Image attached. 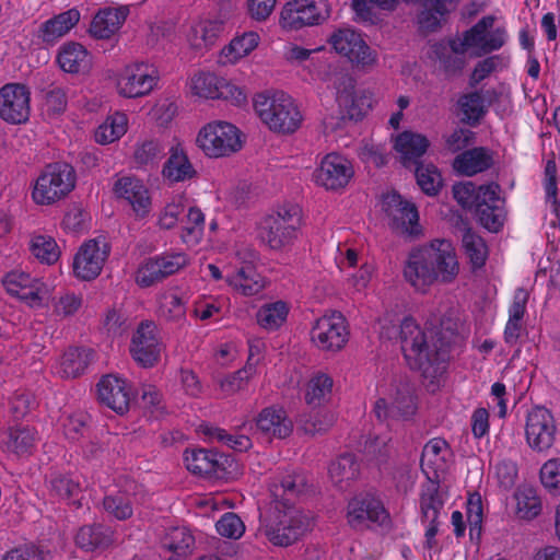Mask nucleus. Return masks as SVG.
I'll return each instance as SVG.
<instances>
[{"label": "nucleus", "mask_w": 560, "mask_h": 560, "mask_svg": "<svg viewBox=\"0 0 560 560\" xmlns=\"http://www.w3.org/2000/svg\"><path fill=\"white\" fill-rule=\"evenodd\" d=\"M271 502L260 514V527L269 542L289 547L299 541L312 527L311 517L294 506L296 499L306 492L307 480L303 472H288L273 478L269 487Z\"/></svg>", "instance_id": "nucleus-1"}, {"label": "nucleus", "mask_w": 560, "mask_h": 560, "mask_svg": "<svg viewBox=\"0 0 560 560\" xmlns=\"http://www.w3.org/2000/svg\"><path fill=\"white\" fill-rule=\"evenodd\" d=\"M462 328L463 323L455 308H448L442 315L435 330L430 332V340L412 317L404 318L399 338L409 366L425 374L430 368L446 362L451 348L463 340Z\"/></svg>", "instance_id": "nucleus-2"}, {"label": "nucleus", "mask_w": 560, "mask_h": 560, "mask_svg": "<svg viewBox=\"0 0 560 560\" xmlns=\"http://www.w3.org/2000/svg\"><path fill=\"white\" fill-rule=\"evenodd\" d=\"M254 108L261 121L270 130L279 133H293L303 119L293 98L282 91L256 94Z\"/></svg>", "instance_id": "nucleus-3"}, {"label": "nucleus", "mask_w": 560, "mask_h": 560, "mask_svg": "<svg viewBox=\"0 0 560 560\" xmlns=\"http://www.w3.org/2000/svg\"><path fill=\"white\" fill-rule=\"evenodd\" d=\"M77 184V173L66 162L47 164L35 180L32 198L36 205L51 206L65 199Z\"/></svg>", "instance_id": "nucleus-4"}, {"label": "nucleus", "mask_w": 560, "mask_h": 560, "mask_svg": "<svg viewBox=\"0 0 560 560\" xmlns=\"http://www.w3.org/2000/svg\"><path fill=\"white\" fill-rule=\"evenodd\" d=\"M301 223V209L284 205L262 219L259 237L271 249L279 250L293 243Z\"/></svg>", "instance_id": "nucleus-5"}, {"label": "nucleus", "mask_w": 560, "mask_h": 560, "mask_svg": "<svg viewBox=\"0 0 560 560\" xmlns=\"http://www.w3.org/2000/svg\"><path fill=\"white\" fill-rule=\"evenodd\" d=\"M184 462L190 472L209 479H234L240 472L235 458L217 450L187 448Z\"/></svg>", "instance_id": "nucleus-6"}, {"label": "nucleus", "mask_w": 560, "mask_h": 560, "mask_svg": "<svg viewBox=\"0 0 560 560\" xmlns=\"http://www.w3.org/2000/svg\"><path fill=\"white\" fill-rule=\"evenodd\" d=\"M330 13L328 0H292L283 5L279 22L284 30L299 31L323 24Z\"/></svg>", "instance_id": "nucleus-7"}, {"label": "nucleus", "mask_w": 560, "mask_h": 560, "mask_svg": "<svg viewBox=\"0 0 560 560\" xmlns=\"http://www.w3.org/2000/svg\"><path fill=\"white\" fill-rule=\"evenodd\" d=\"M198 147L210 158L230 155L242 148L238 129L225 121L210 122L198 133Z\"/></svg>", "instance_id": "nucleus-8"}, {"label": "nucleus", "mask_w": 560, "mask_h": 560, "mask_svg": "<svg viewBox=\"0 0 560 560\" xmlns=\"http://www.w3.org/2000/svg\"><path fill=\"white\" fill-rule=\"evenodd\" d=\"M335 51L357 67L366 68L376 63L377 54L364 40L362 34L351 27H340L328 37Z\"/></svg>", "instance_id": "nucleus-9"}, {"label": "nucleus", "mask_w": 560, "mask_h": 560, "mask_svg": "<svg viewBox=\"0 0 560 560\" xmlns=\"http://www.w3.org/2000/svg\"><path fill=\"white\" fill-rule=\"evenodd\" d=\"M349 329L340 312L318 318L311 330L312 342L322 351H340L349 340Z\"/></svg>", "instance_id": "nucleus-10"}, {"label": "nucleus", "mask_w": 560, "mask_h": 560, "mask_svg": "<svg viewBox=\"0 0 560 560\" xmlns=\"http://www.w3.org/2000/svg\"><path fill=\"white\" fill-rule=\"evenodd\" d=\"M393 387L390 405L385 398H378L374 405V413L380 421L388 418L409 420L417 411L413 385L409 381L399 380Z\"/></svg>", "instance_id": "nucleus-11"}, {"label": "nucleus", "mask_w": 560, "mask_h": 560, "mask_svg": "<svg viewBox=\"0 0 560 560\" xmlns=\"http://www.w3.org/2000/svg\"><path fill=\"white\" fill-rule=\"evenodd\" d=\"M31 114V91L22 83H7L0 89V118L7 124H25Z\"/></svg>", "instance_id": "nucleus-12"}, {"label": "nucleus", "mask_w": 560, "mask_h": 560, "mask_svg": "<svg viewBox=\"0 0 560 560\" xmlns=\"http://www.w3.org/2000/svg\"><path fill=\"white\" fill-rule=\"evenodd\" d=\"M159 75L153 66L137 62L127 66L117 79L118 93L128 98L149 94L158 84Z\"/></svg>", "instance_id": "nucleus-13"}, {"label": "nucleus", "mask_w": 560, "mask_h": 560, "mask_svg": "<svg viewBox=\"0 0 560 560\" xmlns=\"http://www.w3.org/2000/svg\"><path fill=\"white\" fill-rule=\"evenodd\" d=\"M552 413L545 407L533 408L526 419L525 434L528 445L538 452L549 450L556 440Z\"/></svg>", "instance_id": "nucleus-14"}, {"label": "nucleus", "mask_w": 560, "mask_h": 560, "mask_svg": "<svg viewBox=\"0 0 560 560\" xmlns=\"http://www.w3.org/2000/svg\"><path fill=\"white\" fill-rule=\"evenodd\" d=\"M161 349L155 324L150 320L141 322L130 342L132 359L144 369L152 368L160 360Z\"/></svg>", "instance_id": "nucleus-15"}, {"label": "nucleus", "mask_w": 560, "mask_h": 560, "mask_svg": "<svg viewBox=\"0 0 560 560\" xmlns=\"http://www.w3.org/2000/svg\"><path fill=\"white\" fill-rule=\"evenodd\" d=\"M423 249L435 273V282H453L459 272V264L452 243L447 240H433Z\"/></svg>", "instance_id": "nucleus-16"}, {"label": "nucleus", "mask_w": 560, "mask_h": 560, "mask_svg": "<svg viewBox=\"0 0 560 560\" xmlns=\"http://www.w3.org/2000/svg\"><path fill=\"white\" fill-rule=\"evenodd\" d=\"M187 264V257L183 253L163 254L145 260L137 272V283L148 288L163 279L176 273Z\"/></svg>", "instance_id": "nucleus-17"}, {"label": "nucleus", "mask_w": 560, "mask_h": 560, "mask_svg": "<svg viewBox=\"0 0 560 560\" xmlns=\"http://www.w3.org/2000/svg\"><path fill=\"white\" fill-rule=\"evenodd\" d=\"M109 254L105 238L90 240L84 243L73 259V272L82 280L95 279Z\"/></svg>", "instance_id": "nucleus-18"}, {"label": "nucleus", "mask_w": 560, "mask_h": 560, "mask_svg": "<svg viewBox=\"0 0 560 560\" xmlns=\"http://www.w3.org/2000/svg\"><path fill=\"white\" fill-rule=\"evenodd\" d=\"M348 523L362 528L368 522L384 524L389 517L383 502L372 493H359L348 503Z\"/></svg>", "instance_id": "nucleus-19"}, {"label": "nucleus", "mask_w": 560, "mask_h": 560, "mask_svg": "<svg viewBox=\"0 0 560 560\" xmlns=\"http://www.w3.org/2000/svg\"><path fill=\"white\" fill-rule=\"evenodd\" d=\"M97 399L117 415H125L133 399L131 387L126 380L115 375L103 376L96 385Z\"/></svg>", "instance_id": "nucleus-20"}, {"label": "nucleus", "mask_w": 560, "mask_h": 560, "mask_svg": "<svg viewBox=\"0 0 560 560\" xmlns=\"http://www.w3.org/2000/svg\"><path fill=\"white\" fill-rule=\"evenodd\" d=\"M498 184L483 185L481 201L475 210L479 223L490 232H498L505 220L504 200L499 196Z\"/></svg>", "instance_id": "nucleus-21"}, {"label": "nucleus", "mask_w": 560, "mask_h": 560, "mask_svg": "<svg viewBox=\"0 0 560 560\" xmlns=\"http://www.w3.org/2000/svg\"><path fill=\"white\" fill-rule=\"evenodd\" d=\"M352 176L351 163L346 158L335 153L327 154L315 172L316 183L328 190L346 187Z\"/></svg>", "instance_id": "nucleus-22"}, {"label": "nucleus", "mask_w": 560, "mask_h": 560, "mask_svg": "<svg viewBox=\"0 0 560 560\" xmlns=\"http://www.w3.org/2000/svg\"><path fill=\"white\" fill-rule=\"evenodd\" d=\"M383 209L392 219L393 228L413 234L418 230L419 214L416 206L402 197L393 192L387 195L383 201Z\"/></svg>", "instance_id": "nucleus-23"}, {"label": "nucleus", "mask_w": 560, "mask_h": 560, "mask_svg": "<svg viewBox=\"0 0 560 560\" xmlns=\"http://www.w3.org/2000/svg\"><path fill=\"white\" fill-rule=\"evenodd\" d=\"M404 278L417 291L425 292L435 283V273L423 248L410 252L404 266Z\"/></svg>", "instance_id": "nucleus-24"}, {"label": "nucleus", "mask_w": 560, "mask_h": 560, "mask_svg": "<svg viewBox=\"0 0 560 560\" xmlns=\"http://www.w3.org/2000/svg\"><path fill=\"white\" fill-rule=\"evenodd\" d=\"M328 475L338 490L347 491L360 478L361 463L352 453L341 454L330 462Z\"/></svg>", "instance_id": "nucleus-25"}, {"label": "nucleus", "mask_w": 560, "mask_h": 560, "mask_svg": "<svg viewBox=\"0 0 560 560\" xmlns=\"http://www.w3.org/2000/svg\"><path fill=\"white\" fill-rule=\"evenodd\" d=\"M114 192L118 198L126 199L137 215L144 217L149 213L151 200L141 180L135 177H121L115 183Z\"/></svg>", "instance_id": "nucleus-26"}, {"label": "nucleus", "mask_w": 560, "mask_h": 560, "mask_svg": "<svg viewBox=\"0 0 560 560\" xmlns=\"http://www.w3.org/2000/svg\"><path fill=\"white\" fill-rule=\"evenodd\" d=\"M494 164L493 153L486 147H475L456 155L453 168L465 176H474L491 168Z\"/></svg>", "instance_id": "nucleus-27"}, {"label": "nucleus", "mask_w": 560, "mask_h": 560, "mask_svg": "<svg viewBox=\"0 0 560 560\" xmlns=\"http://www.w3.org/2000/svg\"><path fill=\"white\" fill-rule=\"evenodd\" d=\"M128 14V7L101 9L93 18L89 32L95 38L108 39L120 28Z\"/></svg>", "instance_id": "nucleus-28"}, {"label": "nucleus", "mask_w": 560, "mask_h": 560, "mask_svg": "<svg viewBox=\"0 0 560 560\" xmlns=\"http://www.w3.org/2000/svg\"><path fill=\"white\" fill-rule=\"evenodd\" d=\"M257 429L266 435L285 439L293 430V423L282 408H264L256 418Z\"/></svg>", "instance_id": "nucleus-29"}, {"label": "nucleus", "mask_w": 560, "mask_h": 560, "mask_svg": "<svg viewBox=\"0 0 560 560\" xmlns=\"http://www.w3.org/2000/svg\"><path fill=\"white\" fill-rule=\"evenodd\" d=\"M79 21L80 12L77 9L61 12L40 24L37 38L45 44H55L75 26Z\"/></svg>", "instance_id": "nucleus-30"}, {"label": "nucleus", "mask_w": 560, "mask_h": 560, "mask_svg": "<svg viewBox=\"0 0 560 560\" xmlns=\"http://www.w3.org/2000/svg\"><path fill=\"white\" fill-rule=\"evenodd\" d=\"M430 147L429 139L418 132L405 130L400 132L396 139L394 148L400 154L404 166L410 164H419V159L427 152Z\"/></svg>", "instance_id": "nucleus-31"}, {"label": "nucleus", "mask_w": 560, "mask_h": 560, "mask_svg": "<svg viewBox=\"0 0 560 560\" xmlns=\"http://www.w3.org/2000/svg\"><path fill=\"white\" fill-rule=\"evenodd\" d=\"M450 4L452 2L448 0H424L417 15L419 31L425 35L440 31L452 11Z\"/></svg>", "instance_id": "nucleus-32"}, {"label": "nucleus", "mask_w": 560, "mask_h": 560, "mask_svg": "<svg viewBox=\"0 0 560 560\" xmlns=\"http://www.w3.org/2000/svg\"><path fill=\"white\" fill-rule=\"evenodd\" d=\"M114 544V530L103 524L83 525L75 535V545L84 551L104 550Z\"/></svg>", "instance_id": "nucleus-33"}, {"label": "nucleus", "mask_w": 560, "mask_h": 560, "mask_svg": "<svg viewBox=\"0 0 560 560\" xmlns=\"http://www.w3.org/2000/svg\"><path fill=\"white\" fill-rule=\"evenodd\" d=\"M57 60L60 68L69 73H86L92 66L90 52L83 45L74 42L61 46Z\"/></svg>", "instance_id": "nucleus-34"}, {"label": "nucleus", "mask_w": 560, "mask_h": 560, "mask_svg": "<svg viewBox=\"0 0 560 560\" xmlns=\"http://www.w3.org/2000/svg\"><path fill=\"white\" fill-rule=\"evenodd\" d=\"M163 176L172 183L190 180L197 176V171L187 154L179 145L170 149V156L163 165Z\"/></svg>", "instance_id": "nucleus-35"}, {"label": "nucleus", "mask_w": 560, "mask_h": 560, "mask_svg": "<svg viewBox=\"0 0 560 560\" xmlns=\"http://www.w3.org/2000/svg\"><path fill=\"white\" fill-rule=\"evenodd\" d=\"M46 482L51 497L66 500L75 508L81 506L79 498L81 487L79 481L74 480L71 475L60 471H50L46 476Z\"/></svg>", "instance_id": "nucleus-36"}, {"label": "nucleus", "mask_w": 560, "mask_h": 560, "mask_svg": "<svg viewBox=\"0 0 560 560\" xmlns=\"http://www.w3.org/2000/svg\"><path fill=\"white\" fill-rule=\"evenodd\" d=\"M224 32V22L221 20L199 21L190 27L188 40L197 50L209 49Z\"/></svg>", "instance_id": "nucleus-37"}, {"label": "nucleus", "mask_w": 560, "mask_h": 560, "mask_svg": "<svg viewBox=\"0 0 560 560\" xmlns=\"http://www.w3.org/2000/svg\"><path fill=\"white\" fill-rule=\"evenodd\" d=\"M226 282L246 296L258 294L265 288L264 278L252 264H244L235 272L226 276Z\"/></svg>", "instance_id": "nucleus-38"}, {"label": "nucleus", "mask_w": 560, "mask_h": 560, "mask_svg": "<svg viewBox=\"0 0 560 560\" xmlns=\"http://www.w3.org/2000/svg\"><path fill=\"white\" fill-rule=\"evenodd\" d=\"M94 351L84 347L68 348L60 361V374L66 378H75L82 375L93 360Z\"/></svg>", "instance_id": "nucleus-39"}, {"label": "nucleus", "mask_w": 560, "mask_h": 560, "mask_svg": "<svg viewBox=\"0 0 560 560\" xmlns=\"http://www.w3.org/2000/svg\"><path fill=\"white\" fill-rule=\"evenodd\" d=\"M131 488H137L136 483L128 485L125 490H119L108 494L103 499L104 510L118 521H125L133 514V503L136 493H130Z\"/></svg>", "instance_id": "nucleus-40"}, {"label": "nucleus", "mask_w": 560, "mask_h": 560, "mask_svg": "<svg viewBox=\"0 0 560 560\" xmlns=\"http://www.w3.org/2000/svg\"><path fill=\"white\" fill-rule=\"evenodd\" d=\"M431 58L439 61L440 69L447 79L459 77L467 65L466 57L448 51L444 42L431 46Z\"/></svg>", "instance_id": "nucleus-41"}, {"label": "nucleus", "mask_w": 560, "mask_h": 560, "mask_svg": "<svg viewBox=\"0 0 560 560\" xmlns=\"http://www.w3.org/2000/svg\"><path fill=\"white\" fill-rule=\"evenodd\" d=\"M445 498L440 490L438 482L427 483L420 494V511L422 520H439V515L444 508Z\"/></svg>", "instance_id": "nucleus-42"}, {"label": "nucleus", "mask_w": 560, "mask_h": 560, "mask_svg": "<svg viewBox=\"0 0 560 560\" xmlns=\"http://www.w3.org/2000/svg\"><path fill=\"white\" fill-rule=\"evenodd\" d=\"M162 545L179 557H186L192 552L195 537L184 526L171 527L162 539Z\"/></svg>", "instance_id": "nucleus-43"}, {"label": "nucleus", "mask_w": 560, "mask_h": 560, "mask_svg": "<svg viewBox=\"0 0 560 560\" xmlns=\"http://www.w3.org/2000/svg\"><path fill=\"white\" fill-rule=\"evenodd\" d=\"M289 306L283 301H277L262 305L257 314V323L266 330H277L287 320Z\"/></svg>", "instance_id": "nucleus-44"}, {"label": "nucleus", "mask_w": 560, "mask_h": 560, "mask_svg": "<svg viewBox=\"0 0 560 560\" xmlns=\"http://www.w3.org/2000/svg\"><path fill=\"white\" fill-rule=\"evenodd\" d=\"M463 247L474 269L485 266L488 257V248L483 238L467 229L463 234Z\"/></svg>", "instance_id": "nucleus-45"}, {"label": "nucleus", "mask_w": 560, "mask_h": 560, "mask_svg": "<svg viewBox=\"0 0 560 560\" xmlns=\"http://www.w3.org/2000/svg\"><path fill=\"white\" fill-rule=\"evenodd\" d=\"M517 514L522 518L532 520L541 511V502L537 495V491L529 486L517 489L515 493Z\"/></svg>", "instance_id": "nucleus-46"}, {"label": "nucleus", "mask_w": 560, "mask_h": 560, "mask_svg": "<svg viewBox=\"0 0 560 560\" xmlns=\"http://www.w3.org/2000/svg\"><path fill=\"white\" fill-rule=\"evenodd\" d=\"M458 105L463 114L462 121L470 126L478 125L486 113L483 108V98L477 91L460 96Z\"/></svg>", "instance_id": "nucleus-47"}, {"label": "nucleus", "mask_w": 560, "mask_h": 560, "mask_svg": "<svg viewBox=\"0 0 560 560\" xmlns=\"http://www.w3.org/2000/svg\"><path fill=\"white\" fill-rule=\"evenodd\" d=\"M259 43V35L255 32H245L235 37L223 48L222 52L230 61L234 62L252 52Z\"/></svg>", "instance_id": "nucleus-48"}, {"label": "nucleus", "mask_w": 560, "mask_h": 560, "mask_svg": "<svg viewBox=\"0 0 560 560\" xmlns=\"http://www.w3.org/2000/svg\"><path fill=\"white\" fill-rule=\"evenodd\" d=\"M36 433L28 427L11 428L7 446L18 455L28 454L34 447Z\"/></svg>", "instance_id": "nucleus-49"}, {"label": "nucleus", "mask_w": 560, "mask_h": 560, "mask_svg": "<svg viewBox=\"0 0 560 560\" xmlns=\"http://www.w3.org/2000/svg\"><path fill=\"white\" fill-rule=\"evenodd\" d=\"M416 178L421 190L429 196L438 195L442 188L441 174L433 164H417Z\"/></svg>", "instance_id": "nucleus-50"}, {"label": "nucleus", "mask_w": 560, "mask_h": 560, "mask_svg": "<svg viewBox=\"0 0 560 560\" xmlns=\"http://www.w3.org/2000/svg\"><path fill=\"white\" fill-rule=\"evenodd\" d=\"M253 360V348L250 347V354L248 361L244 369L234 372L233 374L228 375L220 382L221 389L228 394H234L245 387L249 378L255 373V363H252Z\"/></svg>", "instance_id": "nucleus-51"}, {"label": "nucleus", "mask_w": 560, "mask_h": 560, "mask_svg": "<svg viewBox=\"0 0 560 560\" xmlns=\"http://www.w3.org/2000/svg\"><path fill=\"white\" fill-rule=\"evenodd\" d=\"M299 423L305 433L314 435L328 431L335 423V416L327 410L317 411L301 416Z\"/></svg>", "instance_id": "nucleus-52"}, {"label": "nucleus", "mask_w": 560, "mask_h": 560, "mask_svg": "<svg viewBox=\"0 0 560 560\" xmlns=\"http://www.w3.org/2000/svg\"><path fill=\"white\" fill-rule=\"evenodd\" d=\"M332 388V378L326 374H319L314 376L306 389L305 401L310 406H319L328 395H330Z\"/></svg>", "instance_id": "nucleus-53"}, {"label": "nucleus", "mask_w": 560, "mask_h": 560, "mask_svg": "<svg viewBox=\"0 0 560 560\" xmlns=\"http://www.w3.org/2000/svg\"><path fill=\"white\" fill-rule=\"evenodd\" d=\"M165 156V145L159 140H145L137 147L133 158L139 165L158 164Z\"/></svg>", "instance_id": "nucleus-54"}, {"label": "nucleus", "mask_w": 560, "mask_h": 560, "mask_svg": "<svg viewBox=\"0 0 560 560\" xmlns=\"http://www.w3.org/2000/svg\"><path fill=\"white\" fill-rule=\"evenodd\" d=\"M336 101L340 108L341 119L361 120L363 112L354 96V86L350 85L337 92Z\"/></svg>", "instance_id": "nucleus-55"}, {"label": "nucleus", "mask_w": 560, "mask_h": 560, "mask_svg": "<svg viewBox=\"0 0 560 560\" xmlns=\"http://www.w3.org/2000/svg\"><path fill=\"white\" fill-rule=\"evenodd\" d=\"M31 250L36 258L48 265L56 262L60 256L56 241L44 235L33 237Z\"/></svg>", "instance_id": "nucleus-56"}, {"label": "nucleus", "mask_w": 560, "mask_h": 560, "mask_svg": "<svg viewBox=\"0 0 560 560\" xmlns=\"http://www.w3.org/2000/svg\"><path fill=\"white\" fill-rule=\"evenodd\" d=\"M471 182L458 183L453 186V196L463 208L476 210L477 203L481 201V188Z\"/></svg>", "instance_id": "nucleus-57"}, {"label": "nucleus", "mask_w": 560, "mask_h": 560, "mask_svg": "<svg viewBox=\"0 0 560 560\" xmlns=\"http://www.w3.org/2000/svg\"><path fill=\"white\" fill-rule=\"evenodd\" d=\"M221 80L213 73H199L192 78V91L196 95L205 98H219Z\"/></svg>", "instance_id": "nucleus-58"}, {"label": "nucleus", "mask_w": 560, "mask_h": 560, "mask_svg": "<svg viewBox=\"0 0 560 560\" xmlns=\"http://www.w3.org/2000/svg\"><path fill=\"white\" fill-rule=\"evenodd\" d=\"M495 18L492 15H486L481 18L475 25L463 33L465 38V45L468 48H477L476 51H482V45L486 33L492 28Z\"/></svg>", "instance_id": "nucleus-59"}, {"label": "nucleus", "mask_w": 560, "mask_h": 560, "mask_svg": "<svg viewBox=\"0 0 560 560\" xmlns=\"http://www.w3.org/2000/svg\"><path fill=\"white\" fill-rule=\"evenodd\" d=\"M219 535L230 539H240L245 533V524L234 512L224 513L215 523Z\"/></svg>", "instance_id": "nucleus-60"}, {"label": "nucleus", "mask_w": 560, "mask_h": 560, "mask_svg": "<svg viewBox=\"0 0 560 560\" xmlns=\"http://www.w3.org/2000/svg\"><path fill=\"white\" fill-rule=\"evenodd\" d=\"M205 434L213 440L222 442L237 452H245L253 445L252 440L247 435L230 434L220 428H208L205 431Z\"/></svg>", "instance_id": "nucleus-61"}, {"label": "nucleus", "mask_w": 560, "mask_h": 560, "mask_svg": "<svg viewBox=\"0 0 560 560\" xmlns=\"http://www.w3.org/2000/svg\"><path fill=\"white\" fill-rule=\"evenodd\" d=\"M160 316L168 322H179L186 316L185 303L174 293L165 294L160 304Z\"/></svg>", "instance_id": "nucleus-62"}, {"label": "nucleus", "mask_w": 560, "mask_h": 560, "mask_svg": "<svg viewBox=\"0 0 560 560\" xmlns=\"http://www.w3.org/2000/svg\"><path fill=\"white\" fill-rule=\"evenodd\" d=\"M467 521L469 524L470 538L474 539L475 535L477 538H480L482 524V502L481 497L478 493L470 494L468 498Z\"/></svg>", "instance_id": "nucleus-63"}, {"label": "nucleus", "mask_w": 560, "mask_h": 560, "mask_svg": "<svg viewBox=\"0 0 560 560\" xmlns=\"http://www.w3.org/2000/svg\"><path fill=\"white\" fill-rule=\"evenodd\" d=\"M540 480L549 492L555 495L560 494V458L549 459L542 465Z\"/></svg>", "instance_id": "nucleus-64"}]
</instances>
